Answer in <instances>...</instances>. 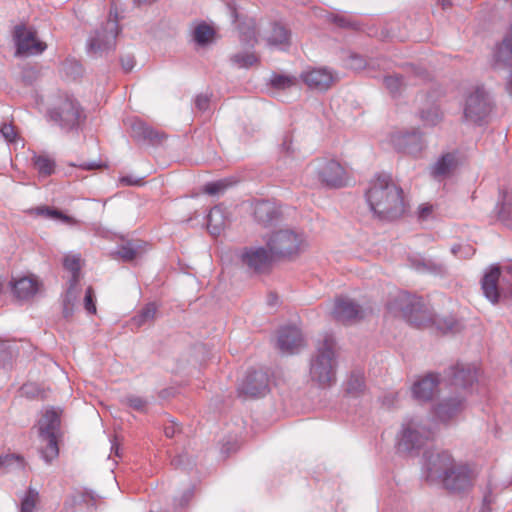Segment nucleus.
Here are the masks:
<instances>
[{
    "label": "nucleus",
    "instance_id": "nucleus-28",
    "mask_svg": "<svg viewBox=\"0 0 512 512\" xmlns=\"http://www.w3.org/2000/svg\"><path fill=\"white\" fill-rule=\"evenodd\" d=\"M129 125L130 135L137 141L153 142L158 139L159 134L140 119H131Z\"/></svg>",
    "mask_w": 512,
    "mask_h": 512
},
{
    "label": "nucleus",
    "instance_id": "nucleus-50",
    "mask_svg": "<svg viewBox=\"0 0 512 512\" xmlns=\"http://www.w3.org/2000/svg\"><path fill=\"white\" fill-rule=\"evenodd\" d=\"M229 186L227 180H219L215 182L207 183L203 190L206 194L209 195H218L224 192V190Z\"/></svg>",
    "mask_w": 512,
    "mask_h": 512
},
{
    "label": "nucleus",
    "instance_id": "nucleus-23",
    "mask_svg": "<svg viewBox=\"0 0 512 512\" xmlns=\"http://www.w3.org/2000/svg\"><path fill=\"white\" fill-rule=\"evenodd\" d=\"M493 67L494 69L512 67V22L502 42L495 48Z\"/></svg>",
    "mask_w": 512,
    "mask_h": 512
},
{
    "label": "nucleus",
    "instance_id": "nucleus-35",
    "mask_svg": "<svg viewBox=\"0 0 512 512\" xmlns=\"http://www.w3.org/2000/svg\"><path fill=\"white\" fill-rule=\"evenodd\" d=\"M215 31L206 23L198 24L193 31V40L200 46L210 43L214 37Z\"/></svg>",
    "mask_w": 512,
    "mask_h": 512
},
{
    "label": "nucleus",
    "instance_id": "nucleus-34",
    "mask_svg": "<svg viewBox=\"0 0 512 512\" xmlns=\"http://www.w3.org/2000/svg\"><path fill=\"white\" fill-rule=\"evenodd\" d=\"M498 217L500 221L512 229V190L503 193Z\"/></svg>",
    "mask_w": 512,
    "mask_h": 512
},
{
    "label": "nucleus",
    "instance_id": "nucleus-42",
    "mask_svg": "<svg viewBox=\"0 0 512 512\" xmlns=\"http://www.w3.org/2000/svg\"><path fill=\"white\" fill-rule=\"evenodd\" d=\"M34 165L39 174L43 176L51 175L55 169V162L47 156H36L34 158Z\"/></svg>",
    "mask_w": 512,
    "mask_h": 512
},
{
    "label": "nucleus",
    "instance_id": "nucleus-52",
    "mask_svg": "<svg viewBox=\"0 0 512 512\" xmlns=\"http://www.w3.org/2000/svg\"><path fill=\"white\" fill-rule=\"evenodd\" d=\"M84 308L89 314L96 313L95 295L92 287H88L84 297Z\"/></svg>",
    "mask_w": 512,
    "mask_h": 512
},
{
    "label": "nucleus",
    "instance_id": "nucleus-7",
    "mask_svg": "<svg viewBox=\"0 0 512 512\" xmlns=\"http://www.w3.org/2000/svg\"><path fill=\"white\" fill-rule=\"evenodd\" d=\"M304 244V235L292 229H280L271 233L266 239L270 253L281 257L298 254Z\"/></svg>",
    "mask_w": 512,
    "mask_h": 512
},
{
    "label": "nucleus",
    "instance_id": "nucleus-55",
    "mask_svg": "<svg viewBox=\"0 0 512 512\" xmlns=\"http://www.w3.org/2000/svg\"><path fill=\"white\" fill-rule=\"evenodd\" d=\"M11 356L9 344L5 341H0V363L10 359Z\"/></svg>",
    "mask_w": 512,
    "mask_h": 512
},
{
    "label": "nucleus",
    "instance_id": "nucleus-47",
    "mask_svg": "<svg viewBox=\"0 0 512 512\" xmlns=\"http://www.w3.org/2000/svg\"><path fill=\"white\" fill-rule=\"evenodd\" d=\"M38 213L41 214V215H44L48 218H53V219H58V220H61L65 223H75L76 221L74 219H72L71 217L63 214L61 211L59 210H56V209H51V208H39L38 209Z\"/></svg>",
    "mask_w": 512,
    "mask_h": 512
},
{
    "label": "nucleus",
    "instance_id": "nucleus-18",
    "mask_svg": "<svg viewBox=\"0 0 512 512\" xmlns=\"http://www.w3.org/2000/svg\"><path fill=\"white\" fill-rule=\"evenodd\" d=\"M472 471L467 465L454 464L442 484L446 489L452 492H462L472 486Z\"/></svg>",
    "mask_w": 512,
    "mask_h": 512
},
{
    "label": "nucleus",
    "instance_id": "nucleus-51",
    "mask_svg": "<svg viewBox=\"0 0 512 512\" xmlns=\"http://www.w3.org/2000/svg\"><path fill=\"white\" fill-rule=\"evenodd\" d=\"M347 65L349 68L359 71L369 66L365 58L358 54H351L348 58Z\"/></svg>",
    "mask_w": 512,
    "mask_h": 512
},
{
    "label": "nucleus",
    "instance_id": "nucleus-9",
    "mask_svg": "<svg viewBox=\"0 0 512 512\" xmlns=\"http://www.w3.org/2000/svg\"><path fill=\"white\" fill-rule=\"evenodd\" d=\"M432 435V430L423 425L418 418H411L402 425L398 442L399 449L408 452L420 449Z\"/></svg>",
    "mask_w": 512,
    "mask_h": 512
},
{
    "label": "nucleus",
    "instance_id": "nucleus-3",
    "mask_svg": "<svg viewBox=\"0 0 512 512\" xmlns=\"http://www.w3.org/2000/svg\"><path fill=\"white\" fill-rule=\"evenodd\" d=\"M62 409L48 408L38 421V434L40 441L44 443L39 448L41 458L50 464L59 455L58 436L60 433Z\"/></svg>",
    "mask_w": 512,
    "mask_h": 512
},
{
    "label": "nucleus",
    "instance_id": "nucleus-58",
    "mask_svg": "<svg viewBox=\"0 0 512 512\" xmlns=\"http://www.w3.org/2000/svg\"><path fill=\"white\" fill-rule=\"evenodd\" d=\"M494 498L492 496V491L489 489V491L484 495L483 497V505L481 512H491L490 505L493 503Z\"/></svg>",
    "mask_w": 512,
    "mask_h": 512
},
{
    "label": "nucleus",
    "instance_id": "nucleus-45",
    "mask_svg": "<svg viewBox=\"0 0 512 512\" xmlns=\"http://www.w3.org/2000/svg\"><path fill=\"white\" fill-rule=\"evenodd\" d=\"M0 466L23 469L25 467V460L19 454H7L0 457Z\"/></svg>",
    "mask_w": 512,
    "mask_h": 512
},
{
    "label": "nucleus",
    "instance_id": "nucleus-26",
    "mask_svg": "<svg viewBox=\"0 0 512 512\" xmlns=\"http://www.w3.org/2000/svg\"><path fill=\"white\" fill-rule=\"evenodd\" d=\"M266 41L269 46L286 51L291 45V32L284 25L274 23Z\"/></svg>",
    "mask_w": 512,
    "mask_h": 512
},
{
    "label": "nucleus",
    "instance_id": "nucleus-10",
    "mask_svg": "<svg viewBox=\"0 0 512 512\" xmlns=\"http://www.w3.org/2000/svg\"><path fill=\"white\" fill-rule=\"evenodd\" d=\"M307 172L316 175L327 187L338 188L345 183V170L334 159H317L307 167Z\"/></svg>",
    "mask_w": 512,
    "mask_h": 512
},
{
    "label": "nucleus",
    "instance_id": "nucleus-43",
    "mask_svg": "<svg viewBox=\"0 0 512 512\" xmlns=\"http://www.w3.org/2000/svg\"><path fill=\"white\" fill-rule=\"evenodd\" d=\"M116 253L124 261H132L139 253V246L134 242H127L121 245Z\"/></svg>",
    "mask_w": 512,
    "mask_h": 512
},
{
    "label": "nucleus",
    "instance_id": "nucleus-29",
    "mask_svg": "<svg viewBox=\"0 0 512 512\" xmlns=\"http://www.w3.org/2000/svg\"><path fill=\"white\" fill-rule=\"evenodd\" d=\"M38 291V282L32 278L24 277L17 280L13 285L15 296L21 300L33 297Z\"/></svg>",
    "mask_w": 512,
    "mask_h": 512
},
{
    "label": "nucleus",
    "instance_id": "nucleus-38",
    "mask_svg": "<svg viewBox=\"0 0 512 512\" xmlns=\"http://www.w3.org/2000/svg\"><path fill=\"white\" fill-rule=\"evenodd\" d=\"M156 313V305L154 303H148L137 315L133 317L132 321L136 326L140 327L148 322L153 321L155 319Z\"/></svg>",
    "mask_w": 512,
    "mask_h": 512
},
{
    "label": "nucleus",
    "instance_id": "nucleus-62",
    "mask_svg": "<svg viewBox=\"0 0 512 512\" xmlns=\"http://www.w3.org/2000/svg\"><path fill=\"white\" fill-rule=\"evenodd\" d=\"M192 495H193L192 490L191 489H187L183 493V495H182V497H181V499L179 501V506L183 507L184 505H186L188 503V501L191 499Z\"/></svg>",
    "mask_w": 512,
    "mask_h": 512
},
{
    "label": "nucleus",
    "instance_id": "nucleus-56",
    "mask_svg": "<svg viewBox=\"0 0 512 512\" xmlns=\"http://www.w3.org/2000/svg\"><path fill=\"white\" fill-rule=\"evenodd\" d=\"M135 65L134 57L126 55L121 58V66L125 72H130Z\"/></svg>",
    "mask_w": 512,
    "mask_h": 512
},
{
    "label": "nucleus",
    "instance_id": "nucleus-59",
    "mask_svg": "<svg viewBox=\"0 0 512 512\" xmlns=\"http://www.w3.org/2000/svg\"><path fill=\"white\" fill-rule=\"evenodd\" d=\"M398 394L394 392H390L383 396L382 404L386 407H392L397 399Z\"/></svg>",
    "mask_w": 512,
    "mask_h": 512
},
{
    "label": "nucleus",
    "instance_id": "nucleus-49",
    "mask_svg": "<svg viewBox=\"0 0 512 512\" xmlns=\"http://www.w3.org/2000/svg\"><path fill=\"white\" fill-rule=\"evenodd\" d=\"M125 402L129 407L139 412H145L148 406V401L145 398L136 395L127 396Z\"/></svg>",
    "mask_w": 512,
    "mask_h": 512
},
{
    "label": "nucleus",
    "instance_id": "nucleus-44",
    "mask_svg": "<svg viewBox=\"0 0 512 512\" xmlns=\"http://www.w3.org/2000/svg\"><path fill=\"white\" fill-rule=\"evenodd\" d=\"M457 322L452 317H440L434 313L433 320L430 326H435L442 332L453 331L456 328Z\"/></svg>",
    "mask_w": 512,
    "mask_h": 512
},
{
    "label": "nucleus",
    "instance_id": "nucleus-24",
    "mask_svg": "<svg viewBox=\"0 0 512 512\" xmlns=\"http://www.w3.org/2000/svg\"><path fill=\"white\" fill-rule=\"evenodd\" d=\"M450 384L458 389H467L476 381V371L471 367L457 365L452 367L448 373Z\"/></svg>",
    "mask_w": 512,
    "mask_h": 512
},
{
    "label": "nucleus",
    "instance_id": "nucleus-31",
    "mask_svg": "<svg viewBox=\"0 0 512 512\" xmlns=\"http://www.w3.org/2000/svg\"><path fill=\"white\" fill-rule=\"evenodd\" d=\"M70 285L63 300V316L68 319L74 313L75 304L79 297L78 282L69 281Z\"/></svg>",
    "mask_w": 512,
    "mask_h": 512
},
{
    "label": "nucleus",
    "instance_id": "nucleus-46",
    "mask_svg": "<svg viewBox=\"0 0 512 512\" xmlns=\"http://www.w3.org/2000/svg\"><path fill=\"white\" fill-rule=\"evenodd\" d=\"M451 253L460 259H469L475 254V249L470 244H455L451 247Z\"/></svg>",
    "mask_w": 512,
    "mask_h": 512
},
{
    "label": "nucleus",
    "instance_id": "nucleus-19",
    "mask_svg": "<svg viewBox=\"0 0 512 512\" xmlns=\"http://www.w3.org/2000/svg\"><path fill=\"white\" fill-rule=\"evenodd\" d=\"M391 141L399 152L414 156L419 154L424 147L422 134L415 129L397 132L392 135Z\"/></svg>",
    "mask_w": 512,
    "mask_h": 512
},
{
    "label": "nucleus",
    "instance_id": "nucleus-22",
    "mask_svg": "<svg viewBox=\"0 0 512 512\" xmlns=\"http://www.w3.org/2000/svg\"><path fill=\"white\" fill-rule=\"evenodd\" d=\"M254 219L263 226L277 223L282 216L280 207L269 200L257 201L253 206Z\"/></svg>",
    "mask_w": 512,
    "mask_h": 512
},
{
    "label": "nucleus",
    "instance_id": "nucleus-4",
    "mask_svg": "<svg viewBox=\"0 0 512 512\" xmlns=\"http://www.w3.org/2000/svg\"><path fill=\"white\" fill-rule=\"evenodd\" d=\"M481 288L484 296L492 304H497L500 298L512 301V261L502 267L491 266L483 275Z\"/></svg>",
    "mask_w": 512,
    "mask_h": 512
},
{
    "label": "nucleus",
    "instance_id": "nucleus-20",
    "mask_svg": "<svg viewBox=\"0 0 512 512\" xmlns=\"http://www.w3.org/2000/svg\"><path fill=\"white\" fill-rule=\"evenodd\" d=\"M301 331L295 326H286L279 330L277 347L283 354H295L303 346Z\"/></svg>",
    "mask_w": 512,
    "mask_h": 512
},
{
    "label": "nucleus",
    "instance_id": "nucleus-63",
    "mask_svg": "<svg viewBox=\"0 0 512 512\" xmlns=\"http://www.w3.org/2000/svg\"><path fill=\"white\" fill-rule=\"evenodd\" d=\"M186 459V455H178V456H175L172 461H171V464L173 466H175L176 468L178 467H182L184 466V460Z\"/></svg>",
    "mask_w": 512,
    "mask_h": 512
},
{
    "label": "nucleus",
    "instance_id": "nucleus-6",
    "mask_svg": "<svg viewBox=\"0 0 512 512\" xmlns=\"http://www.w3.org/2000/svg\"><path fill=\"white\" fill-rule=\"evenodd\" d=\"M48 117L65 132L77 129L85 120V114L79 102L69 95L58 99L48 110Z\"/></svg>",
    "mask_w": 512,
    "mask_h": 512
},
{
    "label": "nucleus",
    "instance_id": "nucleus-8",
    "mask_svg": "<svg viewBox=\"0 0 512 512\" xmlns=\"http://www.w3.org/2000/svg\"><path fill=\"white\" fill-rule=\"evenodd\" d=\"M119 32L118 21L116 15L112 17L110 12L109 18L105 23L93 31L88 39V51L95 56L114 50L116 47V37Z\"/></svg>",
    "mask_w": 512,
    "mask_h": 512
},
{
    "label": "nucleus",
    "instance_id": "nucleus-64",
    "mask_svg": "<svg viewBox=\"0 0 512 512\" xmlns=\"http://www.w3.org/2000/svg\"><path fill=\"white\" fill-rule=\"evenodd\" d=\"M431 212H432V207L431 206H423L419 210V217L421 219H426V218L429 217Z\"/></svg>",
    "mask_w": 512,
    "mask_h": 512
},
{
    "label": "nucleus",
    "instance_id": "nucleus-40",
    "mask_svg": "<svg viewBox=\"0 0 512 512\" xmlns=\"http://www.w3.org/2000/svg\"><path fill=\"white\" fill-rule=\"evenodd\" d=\"M230 60L238 68H249L258 62L257 56L251 52L233 54Z\"/></svg>",
    "mask_w": 512,
    "mask_h": 512
},
{
    "label": "nucleus",
    "instance_id": "nucleus-53",
    "mask_svg": "<svg viewBox=\"0 0 512 512\" xmlns=\"http://www.w3.org/2000/svg\"><path fill=\"white\" fill-rule=\"evenodd\" d=\"M0 132L8 142H13L16 138V132L11 124H3L0 127Z\"/></svg>",
    "mask_w": 512,
    "mask_h": 512
},
{
    "label": "nucleus",
    "instance_id": "nucleus-61",
    "mask_svg": "<svg viewBox=\"0 0 512 512\" xmlns=\"http://www.w3.org/2000/svg\"><path fill=\"white\" fill-rule=\"evenodd\" d=\"M121 182L128 186H135L141 184V179H135L132 176H125L121 178Z\"/></svg>",
    "mask_w": 512,
    "mask_h": 512
},
{
    "label": "nucleus",
    "instance_id": "nucleus-15",
    "mask_svg": "<svg viewBox=\"0 0 512 512\" xmlns=\"http://www.w3.org/2000/svg\"><path fill=\"white\" fill-rule=\"evenodd\" d=\"M241 262L250 273H267L272 265V256L263 247L245 248L241 254Z\"/></svg>",
    "mask_w": 512,
    "mask_h": 512
},
{
    "label": "nucleus",
    "instance_id": "nucleus-37",
    "mask_svg": "<svg viewBox=\"0 0 512 512\" xmlns=\"http://www.w3.org/2000/svg\"><path fill=\"white\" fill-rule=\"evenodd\" d=\"M269 83L274 89L286 90L296 86L297 78L292 75L274 73L272 74Z\"/></svg>",
    "mask_w": 512,
    "mask_h": 512
},
{
    "label": "nucleus",
    "instance_id": "nucleus-25",
    "mask_svg": "<svg viewBox=\"0 0 512 512\" xmlns=\"http://www.w3.org/2000/svg\"><path fill=\"white\" fill-rule=\"evenodd\" d=\"M438 384V376L436 374H428L427 376L416 381L412 386L413 397L418 401L431 400Z\"/></svg>",
    "mask_w": 512,
    "mask_h": 512
},
{
    "label": "nucleus",
    "instance_id": "nucleus-39",
    "mask_svg": "<svg viewBox=\"0 0 512 512\" xmlns=\"http://www.w3.org/2000/svg\"><path fill=\"white\" fill-rule=\"evenodd\" d=\"M81 258L79 254H70L66 255L63 261L64 268L71 272L72 276L70 281L78 282L79 273L81 269L80 264Z\"/></svg>",
    "mask_w": 512,
    "mask_h": 512
},
{
    "label": "nucleus",
    "instance_id": "nucleus-21",
    "mask_svg": "<svg viewBox=\"0 0 512 512\" xmlns=\"http://www.w3.org/2000/svg\"><path fill=\"white\" fill-rule=\"evenodd\" d=\"M241 394L250 397L264 396L268 392V376L262 371L249 372L239 387Z\"/></svg>",
    "mask_w": 512,
    "mask_h": 512
},
{
    "label": "nucleus",
    "instance_id": "nucleus-36",
    "mask_svg": "<svg viewBox=\"0 0 512 512\" xmlns=\"http://www.w3.org/2000/svg\"><path fill=\"white\" fill-rule=\"evenodd\" d=\"M39 499V492L35 488L29 487L21 500L20 512H36Z\"/></svg>",
    "mask_w": 512,
    "mask_h": 512
},
{
    "label": "nucleus",
    "instance_id": "nucleus-13",
    "mask_svg": "<svg viewBox=\"0 0 512 512\" xmlns=\"http://www.w3.org/2000/svg\"><path fill=\"white\" fill-rule=\"evenodd\" d=\"M16 55L36 56L42 54L47 45L37 38L36 31L25 25H17L13 33Z\"/></svg>",
    "mask_w": 512,
    "mask_h": 512
},
{
    "label": "nucleus",
    "instance_id": "nucleus-33",
    "mask_svg": "<svg viewBox=\"0 0 512 512\" xmlns=\"http://www.w3.org/2000/svg\"><path fill=\"white\" fill-rule=\"evenodd\" d=\"M224 225L225 222L222 210L219 207L212 208L207 216V228L209 232L214 236L219 235Z\"/></svg>",
    "mask_w": 512,
    "mask_h": 512
},
{
    "label": "nucleus",
    "instance_id": "nucleus-17",
    "mask_svg": "<svg viewBox=\"0 0 512 512\" xmlns=\"http://www.w3.org/2000/svg\"><path fill=\"white\" fill-rule=\"evenodd\" d=\"M465 409V399L461 395L442 399L433 408L436 421L446 424L457 418Z\"/></svg>",
    "mask_w": 512,
    "mask_h": 512
},
{
    "label": "nucleus",
    "instance_id": "nucleus-12",
    "mask_svg": "<svg viewBox=\"0 0 512 512\" xmlns=\"http://www.w3.org/2000/svg\"><path fill=\"white\" fill-rule=\"evenodd\" d=\"M371 313V307L361 306L356 301L347 297L336 298L332 310L334 320L346 325L365 319Z\"/></svg>",
    "mask_w": 512,
    "mask_h": 512
},
{
    "label": "nucleus",
    "instance_id": "nucleus-14",
    "mask_svg": "<svg viewBox=\"0 0 512 512\" xmlns=\"http://www.w3.org/2000/svg\"><path fill=\"white\" fill-rule=\"evenodd\" d=\"M454 464L452 456L446 451L426 452L424 469L427 480L442 483Z\"/></svg>",
    "mask_w": 512,
    "mask_h": 512
},
{
    "label": "nucleus",
    "instance_id": "nucleus-16",
    "mask_svg": "<svg viewBox=\"0 0 512 512\" xmlns=\"http://www.w3.org/2000/svg\"><path fill=\"white\" fill-rule=\"evenodd\" d=\"M300 78L309 89L319 92L327 91L337 81V75L326 67L308 68L301 73Z\"/></svg>",
    "mask_w": 512,
    "mask_h": 512
},
{
    "label": "nucleus",
    "instance_id": "nucleus-30",
    "mask_svg": "<svg viewBox=\"0 0 512 512\" xmlns=\"http://www.w3.org/2000/svg\"><path fill=\"white\" fill-rule=\"evenodd\" d=\"M408 260L411 267L419 272L437 273L441 271L440 264L420 254H413L409 256Z\"/></svg>",
    "mask_w": 512,
    "mask_h": 512
},
{
    "label": "nucleus",
    "instance_id": "nucleus-32",
    "mask_svg": "<svg viewBox=\"0 0 512 512\" xmlns=\"http://www.w3.org/2000/svg\"><path fill=\"white\" fill-rule=\"evenodd\" d=\"M419 117L426 126H436L442 120V113L436 104H429L419 112Z\"/></svg>",
    "mask_w": 512,
    "mask_h": 512
},
{
    "label": "nucleus",
    "instance_id": "nucleus-60",
    "mask_svg": "<svg viewBox=\"0 0 512 512\" xmlns=\"http://www.w3.org/2000/svg\"><path fill=\"white\" fill-rule=\"evenodd\" d=\"M90 497V495L86 492L77 491L71 496V500L73 504H80L86 501V498Z\"/></svg>",
    "mask_w": 512,
    "mask_h": 512
},
{
    "label": "nucleus",
    "instance_id": "nucleus-54",
    "mask_svg": "<svg viewBox=\"0 0 512 512\" xmlns=\"http://www.w3.org/2000/svg\"><path fill=\"white\" fill-rule=\"evenodd\" d=\"M210 105V98L207 95L200 94L195 99V106L199 111L205 112Z\"/></svg>",
    "mask_w": 512,
    "mask_h": 512
},
{
    "label": "nucleus",
    "instance_id": "nucleus-41",
    "mask_svg": "<svg viewBox=\"0 0 512 512\" xmlns=\"http://www.w3.org/2000/svg\"><path fill=\"white\" fill-rule=\"evenodd\" d=\"M365 388L364 376L361 372H354L347 381V392L352 395H359Z\"/></svg>",
    "mask_w": 512,
    "mask_h": 512
},
{
    "label": "nucleus",
    "instance_id": "nucleus-27",
    "mask_svg": "<svg viewBox=\"0 0 512 512\" xmlns=\"http://www.w3.org/2000/svg\"><path fill=\"white\" fill-rule=\"evenodd\" d=\"M456 164L457 162L454 154H444L431 166L430 174L434 179L442 180L452 173Z\"/></svg>",
    "mask_w": 512,
    "mask_h": 512
},
{
    "label": "nucleus",
    "instance_id": "nucleus-1",
    "mask_svg": "<svg viewBox=\"0 0 512 512\" xmlns=\"http://www.w3.org/2000/svg\"><path fill=\"white\" fill-rule=\"evenodd\" d=\"M366 200L370 210L380 219L393 220L404 212L402 189L388 174H379L371 180Z\"/></svg>",
    "mask_w": 512,
    "mask_h": 512
},
{
    "label": "nucleus",
    "instance_id": "nucleus-11",
    "mask_svg": "<svg viewBox=\"0 0 512 512\" xmlns=\"http://www.w3.org/2000/svg\"><path fill=\"white\" fill-rule=\"evenodd\" d=\"M491 103L484 89L477 87L466 98L463 116L465 121L482 124L491 112Z\"/></svg>",
    "mask_w": 512,
    "mask_h": 512
},
{
    "label": "nucleus",
    "instance_id": "nucleus-48",
    "mask_svg": "<svg viewBox=\"0 0 512 512\" xmlns=\"http://www.w3.org/2000/svg\"><path fill=\"white\" fill-rule=\"evenodd\" d=\"M384 85L391 94L395 95L401 90L403 86V78L399 75L386 76L384 78Z\"/></svg>",
    "mask_w": 512,
    "mask_h": 512
},
{
    "label": "nucleus",
    "instance_id": "nucleus-5",
    "mask_svg": "<svg viewBox=\"0 0 512 512\" xmlns=\"http://www.w3.org/2000/svg\"><path fill=\"white\" fill-rule=\"evenodd\" d=\"M391 310H398L400 315L416 327H428L434 312L422 297L400 292L390 303Z\"/></svg>",
    "mask_w": 512,
    "mask_h": 512
},
{
    "label": "nucleus",
    "instance_id": "nucleus-57",
    "mask_svg": "<svg viewBox=\"0 0 512 512\" xmlns=\"http://www.w3.org/2000/svg\"><path fill=\"white\" fill-rule=\"evenodd\" d=\"M499 71H507L505 89L508 95L512 98V66L504 69H498Z\"/></svg>",
    "mask_w": 512,
    "mask_h": 512
},
{
    "label": "nucleus",
    "instance_id": "nucleus-2",
    "mask_svg": "<svg viewBox=\"0 0 512 512\" xmlns=\"http://www.w3.org/2000/svg\"><path fill=\"white\" fill-rule=\"evenodd\" d=\"M335 340L332 335H325L311 358L309 375L311 381L320 387H329L336 381Z\"/></svg>",
    "mask_w": 512,
    "mask_h": 512
}]
</instances>
